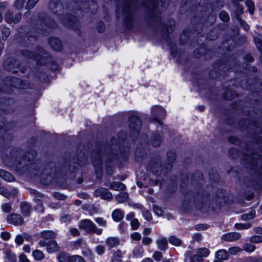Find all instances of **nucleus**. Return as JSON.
Listing matches in <instances>:
<instances>
[{
    "mask_svg": "<svg viewBox=\"0 0 262 262\" xmlns=\"http://www.w3.org/2000/svg\"><path fill=\"white\" fill-rule=\"evenodd\" d=\"M169 243L174 246H179L181 243V240L174 236H171L169 238Z\"/></svg>",
    "mask_w": 262,
    "mask_h": 262,
    "instance_id": "c756f323",
    "label": "nucleus"
},
{
    "mask_svg": "<svg viewBox=\"0 0 262 262\" xmlns=\"http://www.w3.org/2000/svg\"><path fill=\"white\" fill-rule=\"evenodd\" d=\"M132 239L135 241H140L141 238V235L139 232H134L130 235Z\"/></svg>",
    "mask_w": 262,
    "mask_h": 262,
    "instance_id": "de8ad7c7",
    "label": "nucleus"
},
{
    "mask_svg": "<svg viewBox=\"0 0 262 262\" xmlns=\"http://www.w3.org/2000/svg\"><path fill=\"white\" fill-rule=\"evenodd\" d=\"M23 54L24 56H27L29 58H33L34 57V54L28 51H25L23 52Z\"/></svg>",
    "mask_w": 262,
    "mask_h": 262,
    "instance_id": "0e129e2a",
    "label": "nucleus"
},
{
    "mask_svg": "<svg viewBox=\"0 0 262 262\" xmlns=\"http://www.w3.org/2000/svg\"><path fill=\"white\" fill-rule=\"evenodd\" d=\"M62 23L68 26H71L70 21H73L71 19V16L69 15H66L63 18H60Z\"/></svg>",
    "mask_w": 262,
    "mask_h": 262,
    "instance_id": "ea45409f",
    "label": "nucleus"
},
{
    "mask_svg": "<svg viewBox=\"0 0 262 262\" xmlns=\"http://www.w3.org/2000/svg\"><path fill=\"white\" fill-rule=\"evenodd\" d=\"M2 211L5 213H9L12 210V205L10 203H5L1 206Z\"/></svg>",
    "mask_w": 262,
    "mask_h": 262,
    "instance_id": "2f4dec72",
    "label": "nucleus"
},
{
    "mask_svg": "<svg viewBox=\"0 0 262 262\" xmlns=\"http://www.w3.org/2000/svg\"><path fill=\"white\" fill-rule=\"evenodd\" d=\"M156 243L159 249L165 250L167 248V241L165 237L159 238Z\"/></svg>",
    "mask_w": 262,
    "mask_h": 262,
    "instance_id": "a211bd4d",
    "label": "nucleus"
},
{
    "mask_svg": "<svg viewBox=\"0 0 262 262\" xmlns=\"http://www.w3.org/2000/svg\"><path fill=\"white\" fill-rule=\"evenodd\" d=\"M79 227L86 233H95L98 235L102 233V229L98 228L90 220L84 219L80 221Z\"/></svg>",
    "mask_w": 262,
    "mask_h": 262,
    "instance_id": "f257e3e1",
    "label": "nucleus"
},
{
    "mask_svg": "<svg viewBox=\"0 0 262 262\" xmlns=\"http://www.w3.org/2000/svg\"><path fill=\"white\" fill-rule=\"evenodd\" d=\"M154 257L157 261H160L162 257V254L159 251H156L154 254Z\"/></svg>",
    "mask_w": 262,
    "mask_h": 262,
    "instance_id": "4d7b16f0",
    "label": "nucleus"
},
{
    "mask_svg": "<svg viewBox=\"0 0 262 262\" xmlns=\"http://www.w3.org/2000/svg\"><path fill=\"white\" fill-rule=\"evenodd\" d=\"M32 255L36 260H41L45 258V254L39 250H35L32 252Z\"/></svg>",
    "mask_w": 262,
    "mask_h": 262,
    "instance_id": "4be33fe9",
    "label": "nucleus"
},
{
    "mask_svg": "<svg viewBox=\"0 0 262 262\" xmlns=\"http://www.w3.org/2000/svg\"><path fill=\"white\" fill-rule=\"evenodd\" d=\"M255 216V212L254 210H252L250 211L248 213L244 214L242 216V219L243 220L246 221L250 219H252Z\"/></svg>",
    "mask_w": 262,
    "mask_h": 262,
    "instance_id": "7c9ffc66",
    "label": "nucleus"
},
{
    "mask_svg": "<svg viewBox=\"0 0 262 262\" xmlns=\"http://www.w3.org/2000/svg\"><path fill=\"white\" fill-rule=\"evenodd\" d=\"M123 17L126 20L130 19V15L132 12L130 0H125V5L123 9Z\"/></svg>",
    "mask_w": 262,
    "mask_h": 262,
    "instance_id": "1a4fd4ad",
    "label": "nucleus"
},
{
    "mask_svg": "<svg viewBox=\"0 0 262 262\" xmlns=\"http://www.w3.org/2000/svg\"><path fill=\"white\" fill-rule=\"evenodd\" d=\"M21 15L20 13H17L14 14L10 11H8L6 12L5 16L6 21L9 24L17 23L21 19Z\"/></svg>",
    "mask_w": 262,
    "mask_h": 262,
    "instance_id": "423d86ee",
    "label": "nucleus"
},
{
    "mask_svg": "<svg viewBox=\"0 0 262 262\" xmlns=\"http://www.w3.org/2000/svg\"><path fill=\"white\" fill-rule=\"evenodd\" d=\"M130 224L133 229L136 230L138 228L140 224L138 220L136 219L131 220Z\"/></svg>",
    "mask_w": 262,
    "mask_h": 262,
    "instance_id": "79ce46f5",
    "label": "nucleus"
},
{
    "mask_svg": "<svg viewBox=\"0 0 262 262\" xmlns=\"http://www.w3.org/2000/svg\"><path fill=\"white\" fill-rule=\"evenodd\" d=\"M135 216V213L134 212H130L126 216V219L127 221H131L133 219H135L134 218Z\"/></svg>",
    "mask_w": 262,
    "mask_h": 262,
    "instance_id": "338daca9",
    "label": "nucleus"
},
{
    "mask_svg": "<svg viewBox=\"0 0 262 262\" xmlns=\"http://www.w3.org/2000/svg\"><path fill=\"white\" fill-rule=\"evenodd\" d=\"M69 262H85L84 258L78 255H71Z\"/></svg>",
    "mask_w": 262,
    "mask_h": 262,
    "instance_id": "473e14b6",
    "label": "nucleus"
},
{
    "mask_svg": "<svg viewBox=\"0 0 262 262\" xmlns=\"http://www.w3.org/2000/svg\"><path fill=\"white\" fill-rule=\"evenodd\" d=\"M7 220L8 223L15 226L21 225L24 222L23 217L17 213H11L9 214L7 216Z\"/></svg>",
    "mask_w": 262,
    "mask_h": 262,
    "instance_id": "20e7f679",
    "label": "nucleus"
},
{
    "mask_svg": "<svg viewBox=\"0 0 262 262\" xmlns=\"http://www.w3.org/2000/svg\"><path fill=\"white\" fill-rule=\"evenodd\" d=\"M8 194L10 195V199L12 197L15 196L17 194V190L15 188H13L11 190H8Z\"/></svg>",
    "mask_w": 262,
    "mask_h": 262,
    "instance_id": "5fc2aeb1",
    "label": "nucleus"
},
{
    "mask_svg": "<svg viewBox=\"0 0 262 262\" xmlns=\"http://www.w3.org/2000/svg\"><path fill=\"white\" fill-rule=\"evenodd\" d=\"M251 226V224L250 223H236L234 225L235 228L237 230H243L249 229Z\"/></svg>",
    "mask_w": 262,
    "mask_h": 262,
    "instance_id": "cd10ccee",
    "label": "nucleus"
},
{
    "mask_svg": "<svg viewBox=\"0 0 262 262\" xmlns=\"http://www.w3.org/2000/svg\"><path fill=\"white\" fill-rule=\"evenodd\" d=\"M220 18L223 21H227L229 19V15L227 12L222 11L219 14Z\"/></svg>",
    "mask_w": 262,
    "mask_h": 262,
    "instance_id": "37998d69",
    "label": "nucleus"
},
{
    "mask_svg": "<svg viewBox=\"0 0 262 262\" xmlns=\"http://www.w3.org/2000/svg\"><path fill=\"white\" fill-rule=\"evenodd\" d=\"M202 258L198 254L192 256L191 258V262H202Z\"/></svg>",
    "mask_w": 262,
    "mask_h": 262,
    "instance_id": "3c124183",
    "label": "nucleus"
},
{
    "mask_svg": "<svg viewBox=\"0 0 262 262\" xmlns=\"http://www.w3.org/2000/svg\"><path fill=\"white\" fill-rule=\"evenodd\" d=\"M95 221L98 225L102 227L105 226L106 224V221L102 217H97Z\"/></svg>",
    "mask_w": 262,
    "mask_h": 262,
    "instance_id": "a18cd8bd",
    "label": "nucleus"
},
{
    "mask_svg": "<svg viewBox=\"0 0 262 262\" xmlns=\"http://www.w3.org/2000/svg\"><path fill=\"white\" fill-rule=\"evenodd\" d=\"M51 47L55 51H59L61 48V42L60 40L55 37H51L49 41Z\"/></svg>",
    "mask_w": 262,
    "mask_h": 262,
    "instance_id": "9d476101",
    "label": "nucleus"
},
{
    "mask_svg": "<svg viewBox=\"0 0 262 262\" xmlns=\"http://www.w3.org/2000/svg\"><path fill=\"white\" fill-rule=\"evenodd\" d=\"M245 4L249 9V13L251 14H253L254 11V4L251 0H246Z\"/></svg>",
    "mask_w": 262,
    "mask_h": 262,
    "instance_id": "72a5a7b5",
    "label": "nucleus"
},
{
    "mask_svg": "<svg viewBox=\"0 0 262 262\" xmlns=\"http://www.w3.org/2000/svg\"><path fill=\"white\" fill-rule=\"evenodd\" d=\"M25 3V0H16L14 2L13 6L15 9L20 10L24 7Z\"/></svg>",
    "mask_w": 262,
    "mask_h": 262,
    "instance_id": "c9c22d12",
    "label": "nucleus"
},
{
    "mask_svg": "<svg viewBox=\"0 0 262 262\" xmlns=\"http://www.w3.org/2000/svg\"><path fill=\"white\" fill-rule=\"evenodd\" d=\"M161 138L158 135H154L151 141L152 145L154 146H158L161 143Z\"/></svg>",
    "mask_w": 262,
    "mask_h": 262,
    "instance_id": "4c0bfd02",
    "label": "nucleus"
},
{
    "mask_svg": "<svg viewBox=\"0 0 262 262\" xmlns=\"http://www.w3.org/2000/svg\"><path fill=\"white\" fill-rule=\"evenodd\" d=\"M56 234L50 230L43 231L41 233V237L45 239H52L56 237Z\"/></svg>",
    "mask_w": 262,
    "mask_h": 262,
    "instance_id": "6ab92c4d",
    "label": "nucleus"
},
{
    "mask_svg": "<svg viewBox=\"0 0 262 262\" xmlns=\"http://www.w3.org/2000/svg\"><path fill=\"white\" fill-rule=\"evenodd\" d=\"M1 237L5 241H8L10 237V234L8 232H2L1 233Z\"/></svg>",
    "mask_w": 262,
    "mask_h": 262,
    "instance_id": "6e6d98bb",
    "label": "nucleus"
},
{
    "mask_svg": "<svg viewBox=\"0 0 262 262\" xmlns=\"http://www.w3.org/2000/svg\"><path fill=\"white\" fill-rule=\"evenodd\" d=\"M30 236L26 233H24L23 235L18 234L16 235L15 238V242L17 245H21L24 241V239L29 240Z\"/></svg>",
    "mask_w": 262,
    "mask_h": 262,
    "instance_id": "412c9836",
    "label": "nucleus"
},
{
    "mask_svg": "<svg viewBox=\"0 0 262 262\" xmlns=\"http://www.w3.org/2000/svg\"><path fill=\"white\" fill-rule=\"evenodd\" d=\"M70 232H71V234L74 236L78 235H79V233L78 230L77 229L74 228L70 229Z\"/></svg>",
    "mask_w": 262,
    "mask_h": 262,
    "instance_id": "774afa93",
    "label": "nucleus"
},
{
    "mask_svg": "<svg viewBox=\"0 0 262 262\" xmlns=\"http://www.w3.org/2000/svg\"><path fill=\"white\" fill-rule=\"evenodd\" d=\"M8 60L5 61L4 62V66L5 68L8 69L9 71H12L13 72H16V71L15 70H13V68L11 67V64H9L8 63Z\"/></svg>",
    "mask_w": 262,
    "mask_h": 262,
    "instance_id": "052dcab7",
    "label": "nucleus"
},
{
    "mask_svg": "<svg viewBox=\"0 0 262 262\" xmlns=\"http://www.w3.org/2000/svg\"><path fill=\"white\" fill-rule=\"evenodd\" d=\"M59 247L57 243L55 241L49 242L47 244V251L52 253L58 250Z\"/></svg>",
    "mask_w": 262,
    "mask_h": 262,
    "instance_id": "f8f14e48",
    "label": "nucleus"
},
{
    "mask_svg": "<svg viewBox=\"0 0 262 262\" xmlns=\"http://www.w3.org/2000/svg\"><path fill=\"white\" fill-rule=\"evenodd\" d=\"M144 250L141 247H137L134 248L133 254L134 257L138 258L142 256Z\"/></svg>",
    "mask_w": 262,
    "mask_h": 262,
    "instance_id": "a878e982",
    "label": "nucleus"
},
{
    "mask_svg": "<svg viewBox=\"0 0 262 262\" xmlns=\"http://www.w3.org/2000/svg\"><path fill=\"white\" fill-rule=\"evenodd\" d=\"M241 237L239 233L237 232H229L222 235V238L226 241L234 242L239 239Z\"/></svg>",
    "mask_w": 262,
    "mask_h": 262,
    "instance_id": "0eeeda50",
    "label": "nucleus"
},
{
    "mask_svg": "<svg viewBox=\"0 0 262 262\" xmlns=\"http://www.w3.org/2000/svg\"><path fill=\"white\" fill-rule=\"evenodd\" d=\"M38 1L39 0H28L26 6V8L28 10L33 9L38 3Z\"/></svg>",
    "mask_w": 262,
    "mask_h": 262,
    "instance_id": "58836bf2",
    "label": "nucleus"
},
{
    "mask_svg": "<svg viewBox=\"0 0 262 262\" xmlns=\"http://www.w3.org/2000/svg\"><path fill=\"white\" fill-rule=\"evenodd\" d=\"M81 245V242L77 241L73 243L72 247L73 249H78Z\"/></svg>",
    "mask_w": 262,
    "mask_h": 262,
    "instance_id": "69168bd1",
    "label": "nucleus"
},
{
    "mask_svg": "<svg viewBox=\"0 0 262 262\" xmlns=\"http://www.w3.org/2000/svg\"><path fill=\"white\" fill-rule=\"evenodd\" d=\"M210 253L209 250L206 248H200L198 251V254L202 257H207Z\"/></svg>",
    "mask_w": 262,
    "mask_h": 262,
    "instance_id": "f704fd0d",
    "label": "nucleus"
},
{
    "mask_svg": "<svg viewBox=\"0 0 262 262\" xmlns=\"http://www.w3.org/2000/svg\"><path fill=\"white\" fill-rule=\"evenodd\" d=\"M0 177L7 182H12L14 180V177L10 173L3 169H0Z\"/></svg>",
    "mask_w": 262,
    "mask_h": 262,
    "instance_id": "dca6fc26",
    "label": "nucleus"
},
{
    "mask_svg": "<svg viewBox=\"0 0 262 262\" xmlns=\"http://www.w3.org/2000/svg\"><path fill=\"white\" fill-rule=\"evenodd\" d=\"M8 190L4 187H0V194L8 199H10V195L8 194Z\"/></svg>",
    "mask_w": 262,
    "mask_h": 262,
    "instance_id": "864d4df0",
    "label": "nucleus"
},
{
    "mask_svg": "<svg viewBox=\"0 0 262 262\" xmlns=\"http://www.w3.org/2000/svg\"><path fill=\"white\" fill-rule=\"evenodd\" d=\"M236 19L238 21V22L241 24V25L243 26V28L245 30H247L249 29V26L248 24H247L245 22L243 21V20L241 19L239 15H237L236 16Z\"/></svg>",
    "mask_w": 262,
    "mask_h": 262,
    "instance_id": "49530a36",
    "label": "nucleus"
},
{
    "mask_svg": "<svg viewBox=\"0 0 262 262\" xmlns=\"http://www.w3.org/2000/svg\"><path fill=\"white\" fill-rule=\"evenodd\" d=\"M152 242V240L150 237H145L142 239V243L145 245H148L150 244Z\"/></svg>",
    "mask_w": 262,
    "mask_h": 262,
    "instance_id": "bf43d9fd",
    "label": "nucleus"
},
{
    "mask_svg": "<svg viewBox=\"0 0 262 262\" xmlns=\"http://www.w3.org/2000/svg\"><path fill=\"white\" fill-rule=\"evenodd\" d=\"M70 256L65 252H61L57 256V259L59 262H69Z\"/></svg>",
    "mask_w": 262,
    "mask_h": 262,
    "instance_id": "5701e85b",
    "label": "nucleus"
},
{
    "mask_svg": "<svg viewBox=\"0 0 262 262\" xmlns=\"http://www.w3.org/2000/svg\"><path fill=\"white\" fill-rule=\"evenodd\" d=\"M94 194L96 196L100 197L101 199L106 200H111L113 198L112 193L104 188H99L95 190Z\"/></svg>",
    "mask_w": 262,
    "mask_h": 262,
    "instance_id": "39448f33",
    "label": "nucleus"
},
{
    "mask_svg": "<svg viewBox=\"0 0 262 262\" xmlns=\"http://www.w3.org/2000/svg\"><path fill=\"white\" fill-rule=\"evenodd\" d=\"M153 210L154 212L158 216L162 215L163 214V210L158 206H154L153 207Z\"/></svg>",
    "mask_w": 262,
    "mask_h": 262,
    "instance_id": "09e8293b",
    "label": "nucleus"
},
{
    "mask_svg": "<svg viewBox=\"0 0 262 262\" xmlns=\"http://www.w3.org/2000/svg\"><path fill=\"white\" fill-rule=\"evenodd\" d=\"M253 39L257 49L262 53V36H255Z\"/></svg>",
    "mask_w": 262,
    "mask_h": 262,
    "instance_id": "bb28decb",
    "label": "nucleus"
},
{
    "mask_svg": "<svg viewBox=\"0 0 262 262\" xmlns=\"http://www.w3.org/2000/svg\"><path fill=\"white\" fill-rule=\"evenodd\" d=\"M112 215L115 221L119 222L123 219L124 213L119 209H116L113 212Z\"/></svg>",
    "mask_w": 262,
    "mask_h": 262,
    "instance_id": "2eb2a0df",
    "label": "nucleus"
},
{
    "mask_svg": "<svg viewBox=\"0 0 262 262\" xmlns=\"http://www.w3.org/2000/svg\"><path fill=\"white\" fill-rule=\"evenodd\" d=\"M2 33L3 39L6 40L10 34V29L7 27H4L2 30Z\"/></svg>",
    "mask_w": 262,
    "mask_h": 262,
    "instance_id": "e433bc0d",
    "label": "nucleus"
},
{
    "mask_svg": "<svg viewBox=\"0 0 262 262\" xmlns=\"http://www.w3.org/2000/svg\"><path fill=\"white\" fill-rule=\"evenodd\" d=\"M60 220L62 222H69L71 220V216L69 215H64L61 217Z\"/></svg>",
    "mask_w": 262,
    "mask_h": 262,
    "instance_id": "e2e57ef3",
    "label": "nucleus"
},
{
    "mask_svg": "<svg viewBox=\"0 0 262 262\" xmlns=\"http://www.w3.org/2000/svg\"><path fill=\"white\" fill-rule=\"evenodd\" d=\"M49 8L53 13H57L59 15L61 14V12H62L63 10L62 5L54 1H52L50 3Z\"/></svg>",
    "mask_w": 262,
    "mask_h": 262,
    "instance_id": "6e6552de",
    "label": "nucleus"
},
{
    "mask_svg": "<svg viewBox=\"0 0 262 262\" xmlns=\"http://www.w3.org/2000/svg\"><path fill=\"white\" fill-rule=\"evenodd\" d=\"M250 241L254 243H262V236L254 235L251 237Z\"/></svg>",
    "mask_w": 262,
    "mask_h": 262,
    "instance_id": "a19ab883",
    "label": "nucleus"
},
{
    "mask_svg": "<svg viewBox=\"0 0 262 262\" xmlns=\"http://www.w3.org/2000/svg\"><path fill=\"white\" fill-rule=\"evenodd\" d=\"M21 213L25 216H29L31 212V207L29 204L26 202H21L20 204Z\"/></svg>",
    "mask_w": 262,
    "mask_h": 262,
    "instance_id": "9b49d317",
    "label": "nucleus"
},
{
    "mask_svg": "<svg viewBox=\"0 0 262 262\" xmlns=\"http://www.w3.org/2000/svg\"><path fill=\"white\" fill-rule=\"evenodd\" d=\"M11 84L14 87L20 89H26L27 87L24 84L23 81L18 78H13L12 80Z\"/></svg>",
    "mask_w": 262,
    "mask_h": 262,
    "instance_id": "aec40b11",
    "label": "nucleus"
},
{
    "mask_svg": "<svg viewBox=\"0 0 262 262\" xmlns=\"http://www.w3.org/2000/svg\"><path fill=\"white\" fill-rule=\"evenodd\" d=\"M117 201L120 203L126 201L128 198V194L124 192H120L116 197Z\"/></svg>",
    "mask_w": 262,
    "mask_h": 262,
    "instance_id": "393cba45",
    "label": "nucleus"
},
{
    "mask_svg": "<svg viewBox=\"0 0 262 262\" xmlns=\"http://www.w3.org/2000/svg\"><path fill=\"white\" fill-rule=\"evenodd\" d=\"M244 249L249 252H252L255 250V246L251 244H245L244 246Z\"/></svg>",
    "mask_w": 262,
    "mask_h": 262,
    "instance_id": "c03bdc74",
    "label": "nucleus"
},
{
    "mask_svg": "<svg viewBox=\"0 0 262 262\" xmlns=\"http://www.w3.org/2000/svg\"><path fill=\"white\" fill-rule=\"evenodd\" d=\"M19 258L20 262H30V260L24 254H21L19 256Z\"/></svg>",
    "mask_w": 262,
    "mask_h": 262,
    "instance_id": "680f3d73",
    "label": "nucleus"
},
{
    "mask_svg": "<svg viewBox=\"0 0 262 262\" xmlns=\"http://www.w3.org/2000/svg\"><path fill=\"white\" fill-rule=\"evenodd\" d=\"M143 216L147 221H150L152 219V216L150 213L148 211H143Z\"/></svg>",
    "mask_w": 262,
    "mask_h": 262,
    "instance_id": "13d9d810",
    "label": "nucleus"
},
{
    "mask_svg": "<svg viewBox=\"0 0 262 262\" xmlns=\"http://www.w3.org/2000/svg\"><path fill=\"white\" fill-rule=\"evenodd\" d=\"M110 188L114 190L120 191L125 189V185L120 182H114L110 185Z\"/></svg>",
    "mask_w": 262,
    "mask_h": 262,
    "instance_id": "b1692460",
    "label": "nucleus"
},
{
    "mask_svg": "<svg viewBox=\"0 0 262 262\" xmlns=\"http://www.w3.org/2000/svg\"><path fill=\"white\" fill-rule=\"evenodd\" d=\"M106 243L109 248H112L117 246L119 245V241L116 237H110L106 239Z\"/></svg>",
    "mask_w": 262,
    "mask_h": 262,
    "instance_id": "f3484780",
    "label": "nucleus"
},
{
    "mask_svg": "<svg viewBox=\"0 0 262 262\" xmlns=\"http://www.w3.org/2000/svg\"><path fill=\"white\" fill-rule=\"evenodd\" d=\"M129 128L135 135H138L141 125V121L136 115H132L129 119Z\"/></svg>",
    "mask_w": 262,
    "mask_h": 262,
    "instance_id": "f03ea898",
    "label": "nucleus"
},
{
    "mask_svg": "<svg viewBox=\"0 0 262 262\" xmlns=\"http://www.w3.org/2000/svg\"><path fill=\"white\" fill-rule=\"evenodd\" d=\"M5 257L11 262H15L16 260L15 255L10 251H7L5 252Z\"/></svg>",
    "mask_w": 262,
    "mask_h": 262,
    "instance_id": "c85d7f7f",
    "label": "nucleus"
},
{
    "mask_svg": "<svg viewBox=\"0 0 262 262\" xmlns=\"http://www.w3.org/2000/svg\"><path fill=\"white\" fill-rule=\"evenodd\" d=\"M241 251V249L237 247H232L229 249V252L231 254L234 255Z\"/></svg>",
    "mask_w": 262,
    "mask_h": 262,
    "instance_id": "603ef678",
    "label": "nucleus"
},
{
    "mask_svg": "<svg viewBox=\"0 0 262 262\" xmlns=\"http://www.w3.org/2000/svg\"><path fill=\"white\" fill-rule=\"evenodd\" d=\"M96 250L98 254L102 255L105 252V248L103 246L98 245L96 247Z\"/></svg>",
    "mask_w": 262,
    "mask_h": 262,
    "instance_id": "8fccbe9b",
    "label": "nucleus"
},
{
    "mask_svg": "<svg viewBox=\"0 0 262 262\" xmlns=\"http://www.w3.org/2000/svg\"><path fill=\"white\" fill-rule=\"evenodd\" d=\"M151 113L154 120L161 124L160 119L165 116V111L161 106L156 105L152 107Z\"/></svg>",
    "mask_w": 262,
    "mask_h": 262,
    "instance_id": "7ed1b4c3",
    "label": "nucleus"
},
{
    "mask_svg": "<svg viewBox=\"0 0 262 262\" xmlns=\"http://www.w3.org/2000/svg\"><path fill=\"white\" fill-rule=\"evenodd\" d=\"M124 252H122L120 250H117L113 253L111 262H121Z\"/></svg>",
    "mask_w": 262,
    "mask_h": 262,
    "instance_id": "4468645a",
    "label": "nucleus"
},
{
    "mask_svg": "<svg viewBox=\"0 0 262 262\" xmlns=\"http://www.w3.org/2000/svg\"><path fill=\"white\" fill-rule=\"evenodd\" d=\"M215 257L216 259L222 261L228 259V254L226 250L221 249L216 252Z\"/></svg>",
    "mask_w": 262,
    "mask_h": 262,
    "instance_id": "ddd939ff",
    "label": "nucleus"
}]
</instances>
